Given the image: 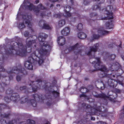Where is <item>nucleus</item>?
Instances as JSON below:
<instances>
[{"label":"nucleus","mask_w":124,"mask_h":124,"mask_svg":"<svg viewBox=\"0 0 124 124\" xmlns=\"http://www.w3.org/2000/svg\"><path fill=\"white\" fill-rule=\"evenodd\" d=\"M106 28L108 29H110L113 27L114 24L113 23V21L111 20H108L106 23Z\"/></svg>","instance_id":"23"},{"label":"nucleus","mask_w":124,"mask_h":124,"mask_svg":"<svg viewBox=\"0 0 124 124\" xmlns=\"http://www.w3.org/2000/svg\"><path fill=\"white\" fill-rule=\"evenodd\" d=\"M65 24V22L64 19H61L59 22L58 25L60 27L63 26Z\"/></svg>","instance_id":"31"},{"label":"nucleus","mask_w":124,"mask_h":124,"mask_svg":"<svg viewBox=\"0 0 124 124\" xmlns=\"http://www.w3.org/2000/svg\"><path fill=\"white\" fill-rule=\"evenodd\" d=\"M96 59L97 62L94 66V67L95 69L92 70V72H93L98 70H100L101 71H107V69L105 65H102L100 67L101 62L100 60V58H96Z\"/></svg>","instance_id":"10"},{"label":"nucleus","mask_w":124,"mask_h":124,"mask_svg":"<svg viewBox=\"0 0 124 124\" xmlns=\"http://www.w3.org/2000/svg\"><path fill=\"white\" fill-rule=\"evenodd\" d=\"M116 81L117 82V83H118L119 84H120L122 86H123L124 83L122 82V81H121L119 80H117Z\"/></svg>","instance_id":"57"},{"label":"nucleus","mask_w":124,"mask_h":124,"mask_svg":"<svg viewBox=\"0 0 124 124\" xmlns=\"http://www.w3.org/2000/svg\"><path fill=\"white\" fill-rule=\"evenodd\" d=\"M98 32L100 33L101 34L104 35L108 34L109 32L105 30H102L99 31Z\"/></svg>","instance_id":"33"},{"label":"nucleus","mask_w":124,"mask_h":124,"mask_svg":"<svg viewBox=\"0 0 124 124\" xmlns=\"http://www.w3.org/2000/svg\"><path fill=\"white\" fill-rule=\"evenodd\" d=\"M43 29H44L47 30H49L50 29V27L49 26V25L46 24V23H45L43 26L42 28Z\"/></svg>","instance_id":"39"},{"label":"nucleus","mask_w":124,"mask_h":124,"mask_svg":"<svg viewBox=\"0 0 124 124\" xmlns=\"http://www.w3.org/2000/svg\"><path fill=\"white\" fill-rule=\"evenodd\" d=\"M99 88L101 90H103L105 88V86L104 84L103 83H100L99 84Z\"/></svg>","instance_id":"41"},{"label":"nucleus","mask_w":124,"mask_h":124,"mask_svg":"<svg viewBox=\"0 0 124 124\" xmlns=\"http://www.w3.org/2000/svg\"><path fill=\"white\" fill-rule=\"evenodd\" d=\"M5 53L8 56H13L15 54L21 57L26 56L27 49L24 48L20 39H18L16 42L11 41L7 49H5Z\"/></svg>","instance_id":"2"},{"label":"nucleus","mask_w":124,"mask_h":124,"mask_svg":"<svg viewBox=\"0 0 124 124\" xmlns=\"http://www.w3.org/2000/svg\"><path fill=\"white\" fill-rule=\"evenodd\" d=\"M86 104L82 102H79L78 103V107L79 109H83V108H86L87 109H90V111H88L89 112H92V111L91 110V108H88V107L86 105Z\"/></svg>","instance_id":"21"},{"label":"nucleus","mask_w":124,"mask_h":124,"mask_svg":"<svg viewBox=\"0 0 124 124\" xmlns=\"http://www.w3.org/2000/svg\"><path fill=\"white\" fill-rule=\"evenodd\" d=\"M99 46V44L96 43L95 44L94 46L90 47L89 50L87 53V55L89 56H90V58L95 57V52L97 51Z\"/></svg>","instance_id":"11"},{"label":"nucleus","mask_w":124,"mask_h":124,"mask_svg":"<svg viewBox=\"0 0 124 124\" xmlns=\"http://www.w3.org/2000/svg\"><path fill=\"white\" fill-rule=\"evenodd\" d=\"M45 15V12L44 11H42L40 13V16L41 17H43Z\"/></svg>","instance_id":"55"},{"label":"nucleus","mask_w":124,"mask_h":124,"mask_svg":"<svg viewBox=\"0 0 124 124\" xmlns=\"http://www.w3.org/2000/svg\"><path fill=\"white\" fill-rule=\"evenodd\" d=\"M81 89H83L82 93H85L89 91V90L86 87H82Z\"/></svg>","instance_id":"45"},{"label":"nucleus","mask_w":124,"mask_h":124,"mask_svg":"<svg viewBox=\"0 0 124 124\" xmlns=\"http://www.w3.org/2000/svg\"><path fill=\"white\" fill-rule=\"evenodd\" d=\"M116 57V55L114 54H110L109 53H106V55L104 57L106 59L108 58L111 60H114Z\"/></svg>","instance_id":"22"},{"label":"nucleus","mask_w":124,"mask_h":124,"mask_svg":"<svg viewBox=\"0 0 124 124\" xmlns=\"http://www.w3.org/2000/svg\"><path fill=\"white\" fill-rule=\"evenodd\" d=\"M27 88V87L25 86H21L20 87L19 89L21 91L26 90Z\"/></svg>","instance_id":"49"},{"label":"nucleus","mask_w":124,"mask_h":124,"mask_svg":"<svg viewBox=\"0 0 124 124\" xmlns=\"http://www.w3.org/2000/svg\"><path fill=\"white\" fill-rule=\"evenodd\" d=\"M31 90L30 88H28L27 89H26L24 92V93L27 95L31 93V92L30 91H29V90Z\"/></svg>","instance_id":"48"},{"label":"nucleus","mask_w":124,"mask_h":124,"mask_svg":"<svg viewBox=\"0 0 124 124\" xmlns=\"http://www.w3.org/2000/svg\"><path fill=\"white\" fill-rule=\"evenodd\" d=\"M115 2V0H110V3L111 4L112 3H114Z\"/></svg>","instance_id":"63"},{"label":"nucleus","mask_w":124,"mask_h":124,"mask_svg":"<svg viewBox=\"0 0 124 124\" xmlns=\"http://www.w3.org/2000/svg\"><path fill=\"white\" fill-rule=\"evenodd\" d=\"M70 31V28L69 27H65L62 30L61 33L62 35H63L67 36L69 34Z\"/></svg>","instance_id":"20"},{"label":"nucleus","mask_w":124,"mask_h":124,"mask_svg":"<svg viewBox=\"0 0 124 124\" xmlns=\"http://www.w3.org/2000/svg\"><path fill=\"white\" fill-rule=\"evenodd\" d=\"M57 83V81L56 80H54L52 82V85L53 86H55Z\"/></svg>","instance_id":"54"},{"label":"nucleus","mask_w":124,"mask_h":124,"mask_svg":"<svg viewBox=\"0 0 124 124\" xmlns=\"http://www.w3.org/2000/svg\"><path fill=\"white\" fill-rule=\"evenodd\" d=\"M10 113L9 112L8 113V114H7L6 113H4L3 114H0V116L1 117L9 119L10 118L9 116H10Z\"/></svg>","instance_id":"30"},{"label":"nucleus","mask_w":124,"mask_h":124,"mask_svg":"<svg viewBox=\"0 0 124 124\" xmlns=\"http://www.w3.org/2000/svg\"><path fill=\"white\" fill-rule=\"evenodd\" d=\"M35 14L36 16L39 15L40 10H44L45 8L41 3L39 4L37 6H35Z\"/></svg>","instance_id":"18"},{"label":"nucleus","mask_w":124,"mask_h":124,"mask_svg":"<svg viewBox=\"0 0 124 124\" xmlns=\"http://www.w3.org/2000/svg\"><path fill=\"white\" fill-rule=\"evenodd\" d=\"M101 107L100 106L97 107L96 109H94L95 110V111L94 112V113L96 114L98 112H101Z\"/></svg>","instance_id":"40"},{"label":"nucleus","mask_w":124,"mask_h":124,"mask_svg":"<svg viewBox=\"0 0 124 124\" xmlns=\"http://www.w3.org/2000/svg\"><path fill=\"white\" fill-rule=\"evenodd\" d=\"M92 93L94 97L97 98H100L105 100L108 97V96L105 93H101L98 94L95 92H93Z\"/></svg>","instance_id":"17"},{"label":"nucleus","mask_w":124,"mask_h":124,"mask_svg":"<svg viewBox=\"0 0 124 124\" xmlns=\"http://www.w3.org/2000/svg\"><path fill=\"white\" fill-rule=\"evenodd\" d=\"M17 119H13L11 121L8 123V124H26V122L25 121H22L19 123L18 124V121Z\"/></svg>","instance_id":"25"},{"label":"nucleus","mask_w":124,"mask_h":124,"mask_svg":"<svg viewBox=\"0 0 124 124\" xmlns=\"http://www.w3.org/2000/svg\"><path fill=\"white\" fill-rule=\"evenodd\" d=\"M23 3L24 7L27 9H28L30 11H31L33 10L35 13V10L36 7L32 3H30L29 5H27V4L30 3V2L28 0L24 1Z\"/></svg>","instance_id":"15"},{"label":"nucleus","mask_w":124,"mask_h":124,"mask_svg":"<svg viewBox=\"0 0 124 124\" xmlns=\"http://www.w3.org/2000/svg\"><path fill=\"white\" fill-rule=\"evenodd\" d=\"M8 91H9L8 90H7V93L8 96L4 97L5 101L7 103H9L11 101L15 102H17V100L19 98L18 94L17 93H14L13 91H11L9 93Z\"/></svg>","instance_id":"7"},{"label":"nucleus","mask_w":124,"mask_h":124,"mask_svg":"<svg viewBox=\"0 0 124 124\" xmlns=\"http://www.w3.org/2000/svg\"><path fill=\"white\" fill-rule=\"evenodd\" d=\"M70 2V6L67 5L66 7V9L68 8V11L66 9L64 10V11L65 14V16L67 17H69L71 16V14L69 12V11L71 10V7L74 5V2L75 0H69Z\"/></svg>","instance_id":"16"},{"label":"nucleus","mask_w":124,"mask_h":124,"mask_svg":"<svg viewBox=\"0 0 124 124\" xmlns=\"http://www.w3.org/2000/svg\"><path fill=\"white\" fill-rule=\"evenodd\" d=\"M77 29L79 31H81L83 29V25L81 23H79L77 26Z\"/></svg>","instance_id":"37"},{"label":"nucleus","mask_w":124,"mask_h":124,"mask_svg":"<svg viewBox=\"0 0 124 124\" xmlns=\"http://www.w3.org/2000/svg\"><path fill=\"white\" fill-rule=\"evenodd\" d=\"M119 117L121 119H122L124 117V112H121Z\"/></svg>","instance_id":"53"},{"label":"nucleus","mask_w":124,"mask_h":124,"mask_svg":"<svg viewBox=\"0 0 124 124\" xmlns=\"http://www.w3.org/2000/svg\"><path fill=\"white\" fill-rule=\"evenodd\" d=\"M116 91L118 93H120V91L118 89H116Z\"/></svg>","instance_id":"60"},{"label":"nucleus","mask_w":124,"mask_h":124,"mask_svg":"<svg viewBox=\"0 0 124 124\" xmlns=\"http://www.w3.org/2000/svg\"><path fill=\"white\" fill-rule=\"evenodd\" d=\"M98 124H108L106 122H103V121H100L98 122Z\"/></svg>","instance_id":"58"},{"label":"nucleus","mask_w":124,"mask_h":124,"mask_svg":"<svg viewBox=\"0 0 124 124\" xmlns=\"http://www.w3.org/2000/svg\"><path fill=\"white\" fill-rule=\"evenodd\" d=\"M11 121H9L7 123L5 120L2 119L0 120V124H8V123Z\"/></svg>","instance_id":"42"},{"label":"nucleus","mask_w":124,"mask_h":124,"mask_svg":"<svg viewBox=\"0 0 124 124\" xmlns=\"http://www.w3.org/2000/svg\"><path fill=\"white\" fill-rule=\"evenodd\" d=\"M32 97L34 98L33 99H28L29 97L28 95L27 97L25 98L24 97L22 98V99H24V100L20 102L21 104H23L27 103L28 104H31L33 107H36L37 105V101H40L41 102H43L44 98L43 95L41 94H33L31 95Z\"/></svg>","instance_id":"5"},{"label":"nucleus","mask_w":124,"mask_h":124,"mask_svg":"<svg viewBox=\"0 0 124 124\" xmlns=\"http://www.w3.org/2000/svg\"><path fill=\"white\" fill-rule=\"evenodd\" d=\"M36 41L37 40L36 39L29 40L28 42L26 43V45L27 47H29L33 45V43H35Z\"/></svg>","instance_id":"27"},{"label":"nucleus","mask_w":124,"mask_h":124,"mask_svg":"<svg viewBox=\"0 0 124 124\" xmlns=\"http://www.w3.org/2000/svg\"><path fill=\"white\" fill-rule=\"evenodd\" d=\"M47 37V35L45 33H39L38 39L41 46L40 49L34 51L31 56L28 57V61L24 63V66L26 69L32 70L33 69V64L38 63L40 65L44 62V60L41 58L46 55L47 52V50L45 48L48 45V42L45 41Z\"/></svg>","instance_id":"1"},{"label":"nucleus","mask_w":124,"mask_h":124,"mask_svg":"<svg viewBox=\"0 0 124 124\" xmlns=\"http://www.w3.org/2000/svg\"><path fill=\"white\" fill-rule=\"evenodd\" d=\"M22 75L20 74V76L17 75L16 76V79L17 81H20L21 79V76Z\"/></svg>","instance_id":"47"},{"label":"nucleus","mask_w":124,"mask_h":124,"mask_svg":"<svg viewBox=\"0 0 124 124\" xmlns=\"http://www.w3.org/2000/svg\"><path fill=\"white\" fill-rule=\"evenodd\" d=\"M115 75H120L118 73L115 74V72H113L110 73V74L107 78L108 79L107 83L108 85L110 87H116L117 84V82L115 81L114 79L112 77L114 78L115 77Z\"/></svg>","instance_id":"8"},{"label":"nucleus","mask_w":124,"mask_h":124,"mask_svg":"<svg viewBox=\"0 0 124 124\" xmlns=\"http://www.w3.org/2000/svg\"><path fill=\"white\" fill-rule=\"evenodd\" d=\"M111 66L109 67V70H107V71H101L98 73V76L101 78L105 77L107 78L110 74V72L112 73L115 72V74L116 73L119 75H121L123 73V70L121 66L118 63L116 62L113 65L109 64Z\"/></svg>","instance_id":"3"},{"label":"nucleus","mask_w":124,"mask_h":124,"mask_svg":"<svg viewBox=\"0 0 124 124\" xmlns=\"http://www.w3.org/2000/svg\"><path fill=\"white\" fill-rule=\"evenodd\" d=\"M116 45V43L113 42L111 43L108 46V47L110 48H112L114 47V46H115Z\"/></svg>","instance_id":"46"},{"label":"nucleus","mask_w":124,"mask_h":124,"mask_svg":"<svg viewBox=\"0 0 124 124\" xmlns=\"http://www.w3.org/2000/svg\"><path fill=\"white\" fill-rule=\"evenodd\" d=\"M113 9L112 7L110 5H108L106 8L105 11L107 13H105V14H106L107 16L104 17L103 19L107 20L113 18V13L112 12Z\"/></svg>","instance_id":"12"},{"label":"nucleus","mask_w":124,"mask_h":124,"mask_svg":"<svg viewBox=\"0 0 124 124\" xmlns=\"http://www.w3.org/2000/svg\"><path fill=\"white\" fill-rule=\"evenodd\" d=\"M63 15L61 13L55 14L54 15V17L56 18H61L62 17Z\"/></svg>","instance_id":"35"},{"label":"nucleus","mask_w":124,"mask_h":124,"mask_svg":"<svg viewBox=\"0 0 124 124\" xmlns=\"http://www.w3.org/2000/svg\"><path fill=\"white\" fill-rule=\"evenodd\" d=\"M39 0H36L35 1V3L37 4L38 3H39Z\"/></svg>","instance_id":"62"},{"label":"nucleus","mask_w":124,"mask_h":124,"mask_svg":"<svg viewBox=\"0 0 124 124\" xmlns=\"http://www.w3.org/2000/svg\"><path fill=\"white\" fill-rule=\"evenodd\" d=\"M25 27L24 23H19L18 25V28L20 30H22Z\"/></svg>","instance_id":"34"},{"label":"nucleus","mask_w":124,"mask_h":124,"mask_svg":"<svg viewBox=\"0 0 124 124\" xmlns=\"http://www.w3.org/2000/svg\"><path fill=\"white\" fill-rule=\"evenodd\" d=\"M77 19V17H72L71 18V21L72 22H74L76 21Z\"/></svg>","instance_id":"56"},{"label":"nucleus","mask_w":124,"mask_h":124,"mask_svg":"<svg viewBox=\"0 0 124 124\" xmlns=\"http://www.w3.org/2000/svg\"><path fill=\"white\" fill-rule=\"evenodd\" d=\"M50 83H47L44 86L46 92L45 96L46 99L48 100L49 101H51L52 100L51 95L55 98L59 97L60 96L59 93L52 89Z\"/></svg>","instance_id":"6"},{"label":"nucleus","mask_w":124,"mask_h":124,"mask_svg":"<svg viewBox=\"0 0 124 124\" xmlns=\"http://www.w3.org/2000/svg\"><path fill=\"white\" fill-rule=\"evenodd\" d=\"M100 36L98 34H93L92 35V39L93 40L94 39H96L100 38Z\"/></svg>","instance_id":"36"},{"label":"nucleus","mask_w":124,"mask_h":124,"mask_svg":"<svg viewBox=\"0 0 124 124\" xmlns=\"http://www.w3.org/2000/svg\"><path fill=\"white\" fill-rule=\"evenodd\" d=\"M20 65L21 66V68H20V69L22 71V72H19L18 73H15V74H19V75H20V74H22V75H24L25 74V73H26V71L25 69L24 68H22L21 65L19 63L18 64L17 66H16L14 67H13L18 68V69H19V66Z\"/></svg>","instance_id":"24"},{"label":"nucleus","mask_w":124,"mask_h":124,"mask_svg":"<svg viewBox=\"0 0 124 124\" xmlns=\"http://www.w3.org/2000/svg\"><path fill=\"white\" fill-rule=\"evenodd\" d=\"M86 34L83 32H80L78 33V37L80 39H84L86 38Z\"/></svg>","instance_id":"26"},{"label":"nucleus","mask_w":124,"mask_h":124,"mask_svg":"<svg viewBox=\"0 0 124 124\" xmlns=\"http://www.w3.org/2000/svg\"><path fill=\"white\" fill-rule=\"evenodd\" d=\"M97 14L96 13H90V16L91 18H90L87 17L86 18L88 24L91 26H93V24L95 23L94 20L97 18Z\"/></svg>","instance_id":"14"},{"label":"nucleus","mask_w":124,"mask_h":124,"mask_svg":"<svg viewBox=\"0 0 124 124\" xmlns=\"http://www.w3.org/2000/svg\"><path fill=\"white\" fill-rule=\"evenodd\" d=\"M57 41L59 45L62 46L65 44V39L63 36H60L58 38Z\"/></svg>","instance_id":"19"},{"label":"nucleus","mask_w":124,"mask_h":124,"mask_svg":"<svg viewBox=\"0 0 124 124\" xmlns=\"http://www.w3.org/2000/svg\"><path fill=\"white\" fill-rule=\"evenodd\" d=\"M6 70H5L3 67L2 66H0V79L1 78V71L6 72Z\"/></svg>","instance_id":"43"},{"label":"nucleus","mask_w":124,"mask_h":124,"mask_svg":"<svg viewBox=\"0 0 124 124\" xmlns=\"http://www.w3.org/2000/svg\"><path fill=\"white\" fill-rule=\"evenodd\" d=\"M46 105L48 106H50L52 105L51 102H48L46 103Z\"/></svg>","instance_id":"61"},{"label":"nucleus","mask_w":124,"mask_h":124,"mask_svg":"<svg viewBox=\"0 0 124 124\" xmlns=\"http://www.w3.org/2000/svg\"><path fill=\"white\" fill-rule=\"evenodd\" d=\"M45 23H46V21L45 20H42L39 22V26L42 28Z\"/></svg>","instance_id":"32"},{"label":"nucleus","mask_w":124,"mask_h":124,"mask_svg":"<svg viewBox=\"0 0 124 124\" xmlns=\"http://www.w3.org/2000/svg\"><path fill=\"white\" fill-rule=\"evenodd\" d=\"M78 123H80V124H84L83 123V121H82V120L79 121L78 122Z\"/></svg>","instance_id":"64"},{"label":"nucleus","mask_w":124,"mask_h":124,"mask_svg":"<svg viewBox=\"0 0 124 124\" xmlns=\"http://www.w3.org/2000/svg\"><path fill=\"white\" fill-rule=\"evenodd\" d=\"M86 96L85 94H80L79 96V97L80 98H81L82 97H86Z\"/></svg>","instance_id":"59"},{"label":"nucleus","mask_w":124,"mask_h":124,"mask_svg":"<svg viewBox=\"0 0 124 124\" xmlns=\"http://www.w3.org/2000/svg\"><path fill=\"white\" fill-rule=\"evenodd\" d=\"M42 82V81L40 79H38L35 81L30 80L29 82V85L32 87L33 92H36L40 88V85L41 84Z\"/></svg>","instance_id":"9"},{"label":"nucleus","mask_w":124,"mask_h":124,"mask_svg":"<svg viewBox=\"0 0 124 124\" xmlns=\"http://www.w3.org/2000/svg\"><path fill=\"white\" fill-rule=\"evenodd\" d=\"M79 44L77 43L74 46H70L67 49L69 50V51L73 50L74 53L76 55H77L80 54L82 56L81 53L83 50L82 49L79 50H78V48L79 47Z\"/></svg>","instance_id":"13"},{"label":"nucleus","mask_w":124,"mask_h":124,"mask_svg":"<svg viewBox=\"0 0 124 124\" xmlns=\"http://www.w3.org/2000/svg\"><path fill=\"white\" fill-rule=\"evenodd\" d=\"M29 33L28 31H26L24 32V36L25 37H28L29 36Z\"/></svg>","instance_id":"51"},{"label":"nucleus","mask_w":124,"mask_h":124,"mask_svg":"<svg viewBox=\"0 0 124 124\" xmlns=\"http://www.w3.org/2000/svg\"><path fill=\"white\" fill-rule=\"evenodd\" d=\"M28 120H29V122H28V123L29 124H35V122L34 120L30 119H28Z\"/></svg>","instance_id":"52"},{"label":"nucleus","mask_w":124,"mask_h":124,"mask_svg":"<svg viewBox=\"0 0 124 124\" xmlns=\"http://www.w3.org/2000/svg\"><path fill=\"white\" fill-rule=\"evenodd\" d=\"M31 19L29 18L27 19L26 18V20L25 22V24L27 25V26L30 28L32 31H33V30L31 29L32 28L31 27V23L30 21Z\"/></svg>","instance_id":"28"},{"label":"nucleus","mask_w":124,"mask_h":124,"mask_svg":"<svg viewBox=\"0 0 124 124\" xmlns=\"http://www.w3.org/2000/svg\"><path fill=\"white\" fill-rule=\"evenodd\" d=\"M6 107V104L0 103V114L1 112L2 108L3 109L5 108Z\"/></svg>","instance_id":"44"},{"label":"nucleus","mask_w":124,"mask_h":124,"mask_svg":"<svg viewBox=\"0 0 124 124\" xmlns=\"http://www.w3.org/2000/svg\"><path fill=\"white\" fill-rule=\"evenodd\" d=\"M101 1V0H100L99 1H100L99 3H96L95 5H94L93 6V10H95L98 8H99L100 9V10H101V8H100V6L99 5H100L101 4H102V3L100 4V2Z\"/></svg>","instance_id":"29"},{"label":"nucleus","mask_w":124,"mask_h":124,"mask_svg":"<svg viewBox=\"0 0 124 124\" xmlns=\"http://www.w3.org/2000/svg\"><path fill=\"white\" fill-rule=\"evenodd\" d=\"M99 114L102 117H106L107 116V113L106 111L103 112L101 114L99 113Z\"/></svg>","instance_id":"38"},{"label":"nucleus","mask_w":124,"mask_h":124,"mask_svg":"<svg viewBox=\"0 0 124 124\" xmlns=\"http://www.w3.org/2000/svg\"><path fill=\"white\" fill-rule=\"evenodd\" d=\"M4 88L2 85L0 84V92H2L4 91Z\"/></svg>","instance_id":"50"},{"label":"nucleus","mask_w":124,"mask_h":124,"mask_svg":"<svg viewBox=\"0 0 124 124\" xmlns=\"http://www.w3.org/2000/svg\"><path fill=\"white\" fill-rule=\"evenodd\" d=\"M19 67V69H18V68L11 67L8 68L6 72L8 73L9 76L8 77L6 75H3V77L2 79L1 82L3 84L6 85H7L9 83L10 80L13 79L15 73H17L20 72H22V71L20 69L21 68L20 65Z\"/></svg>","instance_id":"4"}]
</instances>
